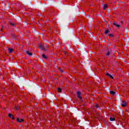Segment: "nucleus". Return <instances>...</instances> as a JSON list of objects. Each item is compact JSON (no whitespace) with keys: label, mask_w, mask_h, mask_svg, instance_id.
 Masks as SVG:
<instances>
[{"label":"nucleus","mask_w":129,"mask_h":129,"mask_svg":"<svg viewBox=\"0 0 129 129\" xmlns=\"http://www.w3.org/2000/svg\"><path fill=\"white\" fill-rule=\"evenodd\" d=\"M39 49H40V50H43V51H46L47 50V46H44L42 44H40Z\"/></svg>","instance_id":"nucleus-1"},{"label":"nucleus","mask_w":129,"mask_h":129,"mask_svg":"<svg viewBox=\"0 0 129 129\" xmlns=\"http://www.w3.org/2000/svg\"><path fill=\"white\" fill-rule=\"evenodd\" d=\"M121 106L122 107H125V106H126V102L124 101H122Z\"/></svg>","instance_id":"nucleus-2"},{"label":"nucleus","mask_w":129,"mask_h":129,"mask_svg":"<svg viewBox=\"0 0 129 129\" xmlns=\"http://www.w3.org/2000/svg\"><path fill=\"white\" fill-rule=\"evenodd\" d=\"M8 116L10 118H12V119H15V117L14 116V115L11 114V113H9L8 114Z\"/></svg>","instance_id":"nucleus-3"},{"label":"nucleus","mask_w":129,"mask_h":129,"mask_svg":"<svg viewBox=\"0 0 129 129\" xmlns=\"http://www.w3.org/2000/svg\"><path fill=\"white\" fill-rule=\"evenodd\" d=\"M114 26H115V27H116L117 28H119V27H120V24H116V23L114 22L113 23Z\"/></svg>","instance_id":"nucleus-4"},{"label":"nucleus","mask_w":129,"mask_h":129,"mask_svg":"<svg viewBox=\"0 0 129 129\" xmlns=\"http://www.w3.org/2000/svg\"><path fill=\"white\" fill-rule=\"evenodd\" d=\"M17 120L18 122H23V121H24V119L23 118H21L20 120V118H17Z\"/></svg>","instance_id":"nucleus-5"},{"label":"nucleus","mask_w":129,"mask_h":129,"mask_svg":"<svg viewBox=\"0 0 129 129\" xmlns=\"http://www.w3.org/2000/svg\"><path fill=\"white\" fill-rule=\"evenodd\" d=\"M77 95H78V97L79 98H80V99H82L81 96H80V95H81V93H80V92H77Z\"/></svg>","instance_id":"nucleus-6"},{"label":"nucleus","mask_w":129,"mask_h":129,"mask_svg":"<svg viewBox=\"0 0 129 129\" xmlns=\"http://www.w3.org/2000/svg\"><path fill=\"white\" fill-rule=\"evenodd\" d=\"M107 76H108L109 77H110V78H111L112 79H113V77H112V76L111 75H110V74L107 73L106 74Z\"/></svg>","instance_id":"nucleus-7"},{"label":"nucleus","mask_w":129,"mask_h":129,"mask_svg":"<svg viewBox=\"0 0 129 129\" xmlns=\"http://www.w3.org/2000/svg\"><path fill=\"white\" fill-rule=\"evenodd\" d=\"M26 54H27V55H28L29 56H32V55H33V54L32 53V52H30L29 51H26Z\"/></svg>","instance_id":"nucleus-8"},{"label":"nucleus","mask_w":129,"mask_h":129,"mask_svg":"<svg viewBox=\"0 0 129 129\" xmlns=\"http://www.w3.org/2000/svg\"><path fill=\"white\" fill-rule=\"evenodd\" d=\"M110 55V51L108 50L106 53V56H109Z\"/></svg>","instance_id":"nucleus-9"},{"label":"nucleus","mask_w":129,"mask_h":129,"mask_svg":"<svg viewBox=\"0 0 129 129\" xmlns=\"http://www.w3.org/2000/svg\"><path fill=\"white\" fill-rule=\"evenodd\" d=\"M110 121H114L115 120V118L114 117H110Z\"/></svg>","instance_id":"nucleus-10"},{"label":"nucleus","mask_w":129,"mask_h":129,"mask_svg":"<svg viewBox=\"0 0 129 129\" xmlns=\"http://www.w3.org/2000/svg\"><path fill=\"white\" fill-rule=\"evenodd\" d=\"M110 32V31H109V30L107 29L105 31L104 34L106 35V34H108V33H109Z\"/></svg>","instance_id":"nucleus-11"},{"label":"nucleus","mask_w":129,"mask_h":129,"mask_svg":"<svg viewBox=\"0 0 129 129\" xmlns=\"http://www.w3.org/2000/svg\"><path fill=\"white\" fill-rule=\"evenodd\" d=\"M42 58H44V59H47V55L45 54H42Z\"/></svg>","instance_id":"nucleus-12"},{"label":"nucleus","mask_w":129,"mask_h":129,"mask_svg":"<svg viewBox=\"0 0 129 129\" xmlns=\"http://www.w3.org/2000/svg\"><path fill=\"white\" fill-rule=\"evenodd\" d=\"M110 94H112V95H114L115 94V92L113 91H110Z\"/></svg>","instance_id":"nucleus-13"},{"label":"nucleus","mask_w":129,"mask_h":129,"mask_svg":"<svg viewBox=\"0 0 129 129\" xmlns=\"http://www.w3.org/2000/svg\"><path fill=\"white\" fill-rule=\"evenodd\" d=\"M8 50L9 53H12L13 51H14V49H13V48H9Z\"/></svg>","instance_id":"nucleus-14"},{"label":"nucleus","mask_w":129,"mask_h":129,"mask_svg":"<svg viewBox=\"0 0 129 129\" xmlns=\"http://www.w3.org/2000/svg\"><path fill=\"white\" fill-rule=\"evenodd\" d=\"M108 5L107 4H105L103 7L104 10H106V8H107Z\"/></svg>","instance_id":"nucleus-15"},{"label":"nucleus","mask_w":129,"mask_h":129,"mask_svg":"<svg viewBox=\"0 0 129 129\" xmlns=\"http://www.w3.org/2000/svg\"><path fill=\"white\" fill-rule=\"evenodd\" d=\"M109 37H110V38H113L114 36L113 34H109Z\"/></svg>","instance_id":"nucleus-16"},{"label":"nucleus","mask_w":129,"mask_h":129,"mask_svg":"<svg viewBox=\"0 0 129 129\" xmlns=\"http://www.w3.org/2000/svg\"><path fill=\"white\" fill-rule=\"evenodd\" d=\"M58 92H61V91H62V89L60 88H58Z\"/></svg>","instance_id":"nucleus-17"},{"label":"nucleus","mask_w":129,"mask_h":129,"mask_svg":"<svg viewBox=\"0 0 129 129\" xmlns=\"http://www.w3.org/2000/svg\"><path fill=\"white\" fill-rule=\"evenodd\" d=\"M95 106H96V108H98V107H99V106H98V104L96 105Z\"/></svg>","instance_id":"nucleus-18"},{"label":"nucleus","mask_w":129,"mask_h":129,"mask_svg":"<svg viewBox=\"0 0 129 129\" xmlns=\"http://www.w3.org/2000/svg\"><path fill=\"white\" fill-rule=\"evenodd\" d=\"M10 25H11V26H15V24L14 23H11Z\"/></svg>","instance_id":"nucleus-19"},{"label":"nucleus","mask_w":129,"mask_h":129,"mask_svg":"<svg viewBox=\"0 0 129 129\" xmlns=\"http://www.w3.org/2000/svg\"><path fill=\"white\" fill-rule=\"evenodd\" d=\"M59 70L60 72H63V70H62L61 69H59Z\"/></svg>","instance_id":"nucleus-20"},{"label":"nucleus","mask_w":129,"mask_h":129,"mask_svg":"<svg viewBox=\"0 0 129 129\" xmlns=\"http://www.w3.org/2000/svg\"><path fill=\"white\" fill-rule=\"evenodd\" d=\"M4 30V26H2V28H1V31H3Z\"/></svg>","instance_id":"nucleus-21"}]
</instances>
